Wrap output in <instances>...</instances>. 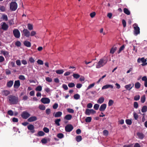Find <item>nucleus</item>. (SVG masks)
Here are the masks:
<instances>
[{"label": "nucleus", "mask_w": 147, "mask_h": 147, "mask_svg": "<svg viewBox=\"0 0 147 147\" xmlns=\"http://www.w3.org/2000/svg\"><path fill=\"white\" fill-rule=\"evenodd\" d=\"M7 100L9 103L11 105L17 104L19 101L18 96L12 95H10L7 97Z\"/></svg>", "instance_id": "nucleus-1"}, {"label": "nucleus", "mask_w": 147, "mask_h": 147, "mask_svg": "<svg viewBox=\"0 0 147 147\" xmlns=\"http://www.w3.org/2000/svg\"><path fill=\"white\" fill-rule=\"evenodd\" d=\"M107 59L104 58L100 59L96 65V68H98L103 66L107 63Z\"/></svg>", "instance_id": "nucleus-2"}, {"label": "nucleus", "mask_w": 147, "mask_h": 147, "mask_svg": "<svg viewBox=\"0 0 147 147\" xmlns=\"http://www.w3.org/2000/svg\"><path fill=\"white\" fill-rule=\"evenodd\" d=\"M9 6L11 10L15 11L17 8L18 5L16 2H13L10 3Z\"/></svg>", "instance_id": "nucleus-3"}, {"label": "nucleus", "mask_w": 147, "mask_h": 147, "mask_svg": "<svg viewBox=\"0 0 147 147\" xmlns=\"http://www.w3.org/2000/svg\"><path fill=\"white\" fill-rule=\"evenodd\" d=\"M133 25L134 29V34L137 35L140 33V28L136 24H135Z\"/></svg>", "instance_id": "nucleus-4"}, {"label": "nucleus", "mask_w": 147, "mask_h": 147, "mask_svg": "<svg viewBox=\"0 0 147 147\" xmlns=\"http://www.w3.org/2000/svg\"><path fill=\"white\" fill-rule=\"evenodd\" d=\"M21 116L23 119H26L30 116V115L27 112L25 111H23L22 113Z\"/></svg>", "instance_id": "nucleus-5"}, {"label": "nucleus", "mask_w": 147, "mask_h": 147, "mask_svg": "<svg viewBox=\"0 0 147 147\" xmlns=\"http://www.w3.org/2000/svg\"><path fill=\"white\" fill-rule=\"evenodd\" d=\"M141 61L143 63L141 64L142 66H144L147 65V63H146V59H145L144 57L141 58H139L137 60V62L138 63H140Z\"/></svg>", "instance_id": "nucleus-6"}, {"label": "nucleus", "mask_w": 147, "mask_h": 147, "mask_svg": "<svg viewBox=\"0 0 147 147\" xmlns=\"http://www.w3.org/2000/svg\"><path fill=\"white\" fill-rule=\"evenodd\" d=\"M13 33L14 36L16 38H19L20 37V32L18 29H14L13 30Z\"/></svg>", "instance_id": "nucleus-7"}, {"label": "nucleus", "mask_w": 147, "mask_h": 147, "mask_svg": "<svg viewBox=\"0 0 147 147\" xmlns=\"http://www.w3.org/2000/svg\"><path fill=\"white\" fill-rule=\"evenodd\" d=\"M22 35L29 37L30 36V32L27 29H24L22 32Z\"/></svg>", "instance_id": "nucleus-8"}, {"label": "nucleus", "mask_w": 147, "mask_h": 147, "mask_svg": "<svg viewBox=\"0 0 147 147\" xmlns=\"http://www.w3.org/2000/svg\"><path fill=\"white\" fill-rule=\"evenodd\" d=\"M74 127L71 124L67 125L65 127V129L66 132H69L71 131L73 129Z\"/></svg>", "instance_id": "nucleus-9"}, {"label": "nucleus", "mask_w": 147, "mask_h": 147, "mask_svg": "<svg viewBox=\"0 0 147 147\" xmlns=\"http://www.w3.org/2000/svg\"><path fill=\"white\" fill-rule=\"evenodd\" d=\"M96 113V111L93 109H87L86 110L85 113L87 115H89L91 113L93 114Z\"/></svg>", "instance_id": "nucleus-10"}, {"label": "nucleus", "mask_w": 147, "mask_h": 147, "mask_svg": "<svg viewBox=\"0 0 147 147\" xmlns=\"http://www.w3.org/2000/svg\"><path fill=\"white\" fill-rule=\"evenodd\" d=\"M1 28L4 30H7L9 27L8 26L5 22H3L1 23Z\"/></svg>", "instance_id": "nucleus-11"}, {"label": "nucleus", "mask_w": 147, "mask_h": 147, "mask_svg": "<svg viewBox=\"0 0 147 147\" xmlns=\"http://www.w3.org/2000/svg\"><path fill=\"white\" fill-rule=\"evenodd\" d=\"M27 128L28 130L30 131L31 133H34L35 132L34 127L33 125H29L28 126Z\"/></svg>", "instance_id": "nucleus-12"}, {"label": "nucleus", "mask_w": 147, "mask_h": 147, "mask_svg": "<svg viewBox=\"0 0 147 147\" xmlns=\"http://www.w3.org/2000/svg\"><path fill=\"white\" fill-rule=\"evenodd\" d=\"M20 84L19 80L15 81L13 87L15 88H18L20 86Z\"/></svg>", "instance_id": "nucleus-13"}, {"label": "nucleus", "mask_w": 147, "mask_h": 147, "mask_svg": "<svg viewBox=\"0 0 147 147\" xmlns=\"http://www.w3.org/2000/svg\"><path fill=\"white\" fill-rule=\"evenodd\" d=\"M107 105L106 104H103L102 105L99 109V111H104L106 109Z\"/></svg>", "instance_id": "nucleus-14"}, {"label": "nucleus", "mask_w": 147, "mask_h": 147, "mask_svg": "<svg viewBox=\"0 0 147 147\" xmlns=\"http://www.w3.org/2000/svg\"><path fill=\"white\" fill-rule=\"evenodd\" d=\"M37 119V118L36 117L32 116L28 119V121L29 122H32L36 120Z\"/></svg>", "instance_id": "nucleus-15"}, {"label": "nucleus", "mask_w": 147, "mask_h": 147, "mask_svg": "<svg viewBox=\"0 0 147 147\" xmlns=\"http://www.w3.org/2000/svg\"><path fill=\"white\" fill-rule=\"evenodd\" d=\"M109 88H110L111 89L113 88V86L112 85L107 84L103 86L102 88V90L106 89Z\"/></svg>", "instance_id": "nucleus-16"}, {"label": "nucleus", "mask_w": 147, "mask_h": 147, "mask_svg": "<svg viewBox=\"0 0 147 147\" xmlns=\"http://www.w3.org/2000/svg\"><path fill=\"white\" fill-rule=\"evenodd\" d=\"M10 94V92L8 90H3L2 91V94L3 96H7Z\"/></svg>", "instance_id": "nucleus-17"}, {"label": "nucleus", "mask_w": 147, "mask_h": 147, "mask_svg": "<svg viewBox=\"0 0 147 147\" xmlns=\"http://www.w3.org/2000/svg\"><path fill=\"white\" fill-rule=\"evenodd\" d=\"M0 52L1 53L3 54L5 57H7L9 54L8 52L5 51L3 50H1Z\"/></svg>", "instance_id": "nucleus-18"}, {"label": "nucleus", "mask_w": 147, "mask_h": 147, "mask_svg": "<svg viewBox=\"0 0 147 147\" xmlns=\"http://www.w3.org/2000/svg\"><path fill=\"white\" fill-rule=\"evenodd\" d=\"M24 44L25 46L30 47L31 46V43L29 41L25 40L24 42Z\"/></svg>", "instance_id": "nucleus-19"}, {"label": "nucleus", "mask_w": 147, "mask_h": 147, "mask_svg": "<svg viewBox=\"0 0 147 147\" xmlns=\"http://www.w3.org/2000/svg\"><path fill=\"white\" fill-rule=\"evenodd\" d=\"M105 98L104 97L102 96L99 98L98 99L97 101V102L99 104H102L104 101Z\"/></svg>", "instance_id": "nucleus-20"}, {"label": "nucleus", "mask_w": 147, "mask_h": 147, "mask_svg": "<svg viewBox=\"0 0 147 147\" xmlns=\"http://www.w3.org/2000/svg\"><path fill=\"white\" fill-rule=\"evenodd\" d=\"M13 80H10L7 82L6 86L8 88L11 87L13 85Z\"/></svg>", "instance_id": "nucleus-21"}, {"label": "nucleus", "mask_w": 147, "mask_h": 147, "mask_svg": "<svg viewBox=\"0 0 147 147\" xmlns=\"http://www.w3.org/2000/svg\"><path fill=\"white\" fill-rule=\"evenodd\" d=\"M72 117V115L70 114H68L65 116L64 117V119L66 120H70L71 119Z\"/></svg>", "instance_id": "nucleus-22"}, {"label": "nucleus", "mask_w": 147, "mask_h": 147, "mask_svg": "<svg viewBox=\"0 0 147 147\" xmlns=\"http://www.w3.org/2000/svg\"><path fill=\"white\" fill-rule=\"evenodd\" d=\"M142 81H144V86L147 87V78L146 76H143L142 79Z\"/></svg>", "instance_id": "nucleus-23"}, {"label": "nucleus", "mask_w": 147, "mask_h": 147, "mask_svg": "<svg viewBox=\"0 0 147 147\" xmlns=\"http://www.w3.org/2000/svg\"><path fill=\"white\" fill-rule=\"evenodd\" d=\"M131 84H129L126 85L125 86V88L127 90H130L131 88L134 86V84H133L132 86H131Z\"/></svg>", "instance_id": "nucleus-24"}, {"label": "nucleus", "mask_w": 147, "mask_h": 147, "mask_svg": "<svg viewBox=\"0 0 147 147\" xmlns=\"http://www.w3.org/2000/svg\"><path fill=\"white\" fill-rule=\"evenodd\" d=\"M62 115V113L60 111H58L56 113L54 116L55 117H60Z\"/></svg>", "instance_id": "nucleus-25"}, {"label": "nucleus", "mask_w": 147, "mask_h": 147, "mask_svg": "<svg viewBox=\"0 0 147 147\" xmlns=\"http://www.w3.org/2000/svg\"><path fill=\"white\" fill-rule=\"evenodd\" d=\"M117 49V47H112L110 51V53L112 54H113L115 52Z\"/></svg>", "instance_id": "nucleus-26"}, {"label": "nucleus", "mask_w": 147, "mask_h": 147, "mask_svg": "<svg viewBox=\"0 0 147 147\" xmlns=\"http://www.w3.org/2000/svg\"><path fill=\"white\" fill-rule=\"evenodd\" d=\"M124 12L127 15H129L130 14V12L129 10L127 8H124L123 9Z\"/></svg>", "instance_id": "nucleus-27"}, {"label": "nucleus", "mask_w": 147, "mask_h": 147, "mask_svg": "<svg viewBox=\"0 0 147 147\" xmlns=\"http://www.w3.org/2000/svg\"><path fill=\"white\" fill-rule=\"evenodd\" d=\"M141 86V84L139 82H137L135 83V87L136 88L139 89Z\"/></svg>", "instance_id": "nucleus-28"}, {"label": "nucleus", "mask_w": 147, "mask_h": 147, "mask_svg": "<svg viewBox=\"0 0 147 147\" xmlns=\"http://www.w3.org/2000/svg\"><path fill=\"white\" fill-rule=\"evenodd\" d=\"M61 121L60 119H57L55 120V123L57 126H59L60 125L59 122Z\"/></svg>", "instance_id": "nucleus-29"}, {"label": "nucleus", "mask_w": 147, "mask_h": 147, "mask_svg": "<svg viewBox=\"0 0 147 147\" xmlns=\"http://www.w3.org/2000/svg\"><path fill=\"white\" fill-rule=\"evenodd\" d=\"M147 111V107L146 106H143L142 109L141 111L142 113L146 112Z\"/></svg>", "instance_id": "nucleus-30"}, {"label": "nucleus", "mask_w": 147, "mask_h": 147, "mask_svg": "<svg viewBox=\"0 0 147 147\" xmlns=\"http://www.w3.org/2000/svg\"><path fill=\"white\" fill-rule=\"evenodd\" d=\"M45 133L42 131H39L37 133V136H44Z\"/></svg>", "instance_id": "nucleus-31"}, {"label": "nucleus", "mask_w": 147, "mask_h": 147, "mask_svg": "<svg viewBox=\"0 0 147 147\" xmlns=\"http://www.w3.org/2000/svg\"><path fill=\"white\" fill-rule=\"evenodd\" d=\"M38 108L41 110H44L45 109V107L43 105H40L39 106Z\"/></svg>", "instance_id": "nucleus-32"}, {"label": "nucleus", "mask_w": 147, "mask_h": 147, "mask_svg": "<svg viewBox=\"0 0 147 147\" xmlns=\"http://www.w3.org/2000/svg\"><path fill=\"white\" fill-rule=\"evenodd\" d=\"M92 120V118L90 117H87L85 119V121L86 122L89 123Z\"/></svg>", "instance_id": "nucleus-33"}, {"label": "nucleus", "mask_w": 147, "mask_h": 147, "mask_svg": "<svg viewBox=\"0 0 147 147\" xmlns=\"http://www.w3.org/2000/svg\"><path fill=\"white\" fill-rule=\"evenodd\" d=\"M146 97L145 95H143L141 98V102L144 103L145 101Z\"/></svg>", "instance_id": "nucleus-34"}, {"label": "nucleus", "mask_w": 147, "mask_h": 147, "mask_svg": "<svg viewBox=\"0 0 147 147\" xmlns=\"http://www.w3.org/2000/svg\"><path fill=\"white\" fill-rule=\"evenodd\" d=\"M125 45H122L119 48V50L118 51V53L119 54L123 50L125 49Z\"/></svg>", "instance_id": "nucleus-35"}, {"label": "nucleus", "mask_w": 147, "mask_h": 147, "mask_svg": "<svg viewBox=\"0 0 147 147\" xmlns=\"http://www.w3.org/2000/svg\"><path fill=\"white\" fill-rule=\"evenodd\" d=\"M64 72V71L63 69L57 70L56 71V72L57 74H62Z\"/></svg>", "instance_id": "nucleus-36"}, {"label": "nucleus", "mask_w": 147, "mask_h": 147, "mask_svg": "<svg viewBox=\"0 0 147 147\" xmlns=\"http://www.w3.org/2000/svg\"><path fill=\"white\" fill-rule=\"evenodd\" d=\"M2 18L4 20L6 21L8 20V18L7 15L3 14L2 16Z\"/></svg>", "instance_id": "nucleus-37"}, {"label": "nucleus", "mask_w": 147, "mask_h": 147, "mask_svg": "<svg viewBox=\"0 0 147 147\" xmlns=\"http://www.w3.org/2000/svg\"><path fill=\"white\" fill-rule=\"evenodd\" d=\"M28 28L30 30H32L33 29L32 25L31 24H28Z\"/></svg>", "instance_id": "nucleus-38"}, {"label": "nucleus", "mask_w": 147, "mask_h": 147, "mask_svg": "<svg viewBox=\"0 0 147 147\" xmlns=\"http://www.w3.org/2000/svg\"><path fill=\"white\" fill-rule=\"evenodd\" d=\"M125 122L127 124L129 125H131L132 124L131 121L129 119H126Z\"/></svg>", "instance_id": "nucleus-39"}, {"label": "nucleus", "mask_w": 147, "mask_h": 147, "mask_svg": "<svg viewBox=\"0 0 147 147\" xmlns=\"http://www.w3.org/2000/svg\"><path fill=\"white\" fill-rule=\"evenodd\" d=\"M74 98L76 100H78L80 98V95L78 94H76L74 95Z\"/></svg>", "instance_id": "nucleus-40"}, {"label": "nucleus", "mask_w": 147, "mask_h": 147, "mask_svg": "<svg viewBox=\"0 0 147 147\" xmlns=\"http://www.w3.org/2000/svg\"><path fill=\"white\" fill-rule=\"evenodd\" d=\"M15 45L17 47H20L21 46V43L20 41H17L16 42Z\"/></svg>", "instance_id": "nucleus-41"}, {"label": "nucleus", "mask_w": 147, "mask_h": 147, "mask_svg": "<svg viewBox=\"0 0 147 147\" xmlns=\"http://www.w3.org/2000/svg\"><path fill=\"white\" fill-rule=\"evenodd\" d=\"M137 134L139 138H143L144 137L143 134L141 133L138 132Z\"/></svg>", "instance_id": "nucleus-42"}, {"label": "nucleus", "mask_w": 147, "mask_h": 147, "mask_svg": "<svg viewBox=\"0 0 147 147\" xmlns=\"http://www.w3.org/2000/svg\"><path fill=\"white\" fill-rule=\"evenodd\" d=\"M42 90V87L40 86H37L35 88V90L36 91H41Z\"/></svg>", "instance_id": "nucleus-43"}, {"label": "nucleus", "mask_w": 147, "mask_h": 147, "mask_svg": "<svg viewBox=\"0 0 147 147\" xmlns=\"http://www.w3.org/2000/svg\"><path fill=\"white\" fill-rule=\"evenodd\" d=\"M0 10L1 12H4L5 11V7L3 6H0Z\"/></svg>", "instance_id": "nucleus-44"}, {"label": "nucleus", "mask_w": 147, "mask_h": 147, "mask_svg": "<svg viewBox=\"0 0 147 147\" xmlns=\"http://www.w3.org/2000/svg\"><path fill=\"white\" fill-rule=\"evenodd\" d=\"M114 103V101L112 100H110L108 102V106L110 107L112 106Z\"/></svg>", "instance_id": "nucleus-45"}, {"label": "nucleus", "mask_w": 147, "mask_h": 147, "mask_svg": "<svg viewBox=\"0 0 147 147\" xmlns=\"http://www.w3.org/2000/svg\"><path fill=\"white\" fill-rule=\"evenodd\" d=\"M73 76V77L76 79H78L80 77V75L78 74H74Z\"/></svg>", "instance_id": "nucleus-46"}, {"label": "nucleus", "mask_w": 147, "mask_h": 147, "mask_svg": "<svg viewBox=\"0 0 147 147\" xmlns=\"http://www.w3.org/2000/svg\"><path fill=\"white\" fill-rule=\"evenodd\" d=\"M99 105L97 104H95L94 106V108L96 110H98V109Z\"/></svg>", "instance_id": "nucleus-47"}, {"label": "nucleus", "mask_w": 147, "mask_h": 147, "mask_svg": "<svg viewBox=\"0 0 147 147\" xmlns=\"http://www.w3.org/2000/svg\"><path fill=\"white\" fill-rule=\"evenodd\" d=\"M19 78L21 80H24L26 79L25 78L23 75H20L19 76Z\"/></svg>", "instance_id": "nucleus-48"}, {"label": "nucleus", "mask_w": 147, "mask_h": 147, "mask_svg": "<svg viewBox=\"0 0 147 147\" xmlns=\"http://www.w3.org/2000/svg\"><path fill=\"white\" fill-rule=\"evenodd\" d=\"M140 98V96L139 95L135 96L134 98V99L135 100L137 101L139 100Z\"/></svg>", "instance_id": "nucleus-49"}, {"label": "nucleus", "mask_w": 147, "mask_h": 147, "mask_svg": "<svg viewBox=\"0 0 147 147\" xmlns=\"http://www.w3.org/2000/svg\"><path fill=\"white\" fill-rule=\"evenodd\" d=\"M29 61L31 63H34L35 62V60L34 59V58L31 57L29 58Z\"/></svg>", "instance_id": "nucleus-50"}, {"label": "nucleus", "mask_w": 147, "mask_h": 147, "mask_svg": "<svg viewBox=\"0 0 147 147\" xmlns=\"http://www.w3.org/2000/svg\"><path fill=\"white\" fill-rule=\"evenodd\" d=\"M94 85H95V83H92L91 84H90L88 86V87H87V90H88V89L92 88V87H93L94 86Z\"/></svg>", "instance_id": "nucleus-51"}, {"label": "nucleus", "mask_w": 147, "mask_h": 147, "mask_svg": "<svg viewBox=\"0 0 147 147\" xmlns=\"http://www.w3.org/2000/svg\"><path fill=\"white\" fill-rule=\"evenodd\" d=\"M68 86L70 88H72L75 86V84L74 83H70L68 84Z\"/></svg>", "instance_id": "nucleus-52"}, {"label": "nucleus", "mask_w": 147, "mask_h": 147, "mask_svg": "<svg viewBox=\"0 0 147 147\" xmlns=\"http://www.w3.org/2000/svg\"><path fill=\"white\" fill-rule=\"evenodd\" d=\"M134 107L136 108L137 109L138 106V102H135L134 104Z\"/></svg>", "instance_id": "nucleus-53"}, {"label": "nucleus", "mask_w": 147, "mask_h": 147, "mask_svg": "<svg viewBox=\"0 0 147 147\" xmlns=\"http://www.w3.org/2000/svg\"><path fill=\"white\" fill-rule=\"evenodd\" d=\"M57 136L58 138H63L64 135L62 133H59L57 135Z\"/></svg>", "instance_id": "nucleus-54"}, {"label": "nucleus", "mask_w": 147, "mask_h": 147, "mask_svg": "<svg viewBox=\"0 0 147 147\" xmlns=\"http://www.w3.org/2000/svg\"><path fill=\"white\" fill-rule=\"evenodd\" d=\"M41 102L44 104H46V97L42 98L41 99Z\"/></svg>", "instance_id": "nucleus-55"}, {"label": "nucleus", "mask_w": 147, "mask_h": 147, "mask_svg": "<svg viewBox=\"0 0 147 147\" xmlns=\"http://www.w3.org/2000/svg\"><path fill=\"white\" fill-rule=\"evenodd\" d=\"M103 134L104 135L107 136L108 135L109 132L107 130H105L103 131Z\"/></svg>", "instance_id": "nucleus-56"}, {"label": "nucleus", "mask_w": 147, "mask_h": 147, "mask_svg": "<svg viewBox=\"0 0 147 147\" xmlns=\"http://www.w3.org/2000/svg\"><path fill=\"white\" fill-rule=\"evenodd\" d=\"M96 14V13L95 12H93L90 13V16L91 18H93L95 16Z\"/></svg>", "instance_id": "nucleus-57"}, {"label": "nucleus", "mask_w": 147, "mask_h": 147, "mask_svg": "<svg viewBox=\"0 0 147 147\" xmlns=\"http://www.w3.org/2000/svg\"><path fill=\"white\" fill-rule=\"evenodd\" d=\"M16 63L17 65L20 66L21 65V63L20 60L18 59L16 61Z\"/></svg>", "instance_id": "nucleus-58"}, {"label": "nucleus", "mask_w": 147, "mask_h": 147, "mask_svg": "<svg viewBox=\"0 0 147 147\" xmlns=\"http://www.w3.org/2000/svg\"><path fill=\"white\" fill-rule=\"evenodd\" d=\"M67 111L71 113H73L74 112V110L71 109L69 108L67 109Z\"/></svg>", "instance_id": "nucleus-59"}, {"label": "nucleus", "mask_w": 147, "mask_h": 147, "mask_svg": "<svg viewBox=\"0 0 147 147\" xmlns=\"http://www.w3.org/2000/svg\"><path fill=\"white\" fill-rule=\"evenodd\" d=\"M5 73L6 75H9L11 74V71L9 69H6Z\"/></svg>", "instance_id": "nucleus-60"}, {"label": "nucleus", "mask_w": 147, "mask_h": 147, "mask_svg": "<svg viewBox=\"0 0 147 147\" xmlns=\"http://www.w3.org/2000/svg\"><path fill=\"white\" fill-rule=\"evenodd\" d=\"M7 113L10 115L12 116L13 115V112L12 110H10L8 111Z\"/></svg>", "instance_id": "nucleus-61"}, {"label": "nucleus", "mask_w": 147, "mask_h": 147, "mask_svg": "<svg viewBox=\"0 0 147 147\" xmlns=\"http://www.w3.org/2000/svg\"><path fill=\"white\" fill-rule=\"evenodd\" d=\"M134 117L136 120H137L138 117V115L135 113H134Z\"/></svg>", "instance_id": "nucleus-62"}, {"label": "nucleus", "mask_w": 147, "mask_h": 147, "mask_svg": "<svg viewBox=\"0 0 147 147\" xmlns=\"http://www.w3.org/2000/svg\"><path fill=\"white\" fill-rule=\"evenodd\" d=\"M58 104L55 103L53 106V108L54 109H56L58 108Z\"/></svg>", "instance_id": "nucleus-63"}, {"label": "nucleus", "mask_w": 147, "mask_h": 147, "mask_svg": "<svg viewBox=\"0 0 147 147\" xmlns=\"http://www.w3.org/2000/svg\"><path fill=\"white\" fill-rule=\"evenodd\" d=\"M37 63L40 65H42L43 64V61L40 59H38L37 61Z\"/></svg>", "instance_id": "nucleus-64"}]
</instances>
